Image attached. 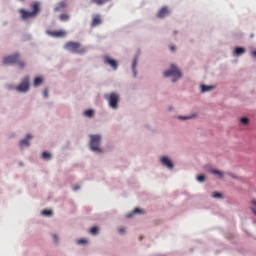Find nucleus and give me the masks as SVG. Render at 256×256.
I'll return each mask as SVG.
<instances>
[{"label": "nucleus", "mask_w": 256, "mask_h": 256, "mask_svg": "<svg viewBox=\"0 0 256 256\" xmlns=\"http://www.w3.org/2000/svg\"><path fill=\"white\" fill-rule=\"evenodd\" d=\"M39 7H40L39 2H34L31 5V9H32L31 12H29L25 9H20L19 13H20L22 19L24 21H27V19H33V18L37 17V15H39V11H41V9Z\"/></svg>", "instance_id": "f257e3e1"}, {"label": "nucleus", "mask_w": 256, "mask_h": 256, "mask_svg": "<svg viewBox=\"0 0 256 256\" xmlns=\"http://www.w3.org/2000/svg\"><path fill=\"white\" fill-rule=\"evenodd\" d=\"M64 49L66 51H70V53H77L78 55H84L87 53V49L81 45L79 42L69 41L64 45Z\"/></svg>", "instance_id": "f03ea898"}, {"label": "nucleus", "mask_w": 256, "mask_h": 256, "mask_svg": "<svg viewBox=\"0 0 256 256\" xmlns=\"http://www.w3.org/2000/svg\"><path fill=\"white\" fill-rule=\"evenodd\" d=\"M164 77H174L172 79V83H175V81H177V79H181L182 74H181V71L179 70V68H177V66L172 64L170 67V70H167L164 72Z\"/></svg>", "instance_id": "7ed1b4c3"}, {"label": "nucleus", "mask_w": 256, "mask_h": 256, "mask_svg": "<svg viewBox=\"0 0 256 256\" xmlns=\"http://www.w3.org/2000/svg\"><path fill=\"white\" fill-rule=\"evenodd\" d=\"M104 98L107 99L111 109H117V107H119V94L112 92L110 94H105Z\"/></svg>", "instance_id": "20e7f679"}, {"label": "nucleus", "mask_w": 256, "mask_h": 256, "mask_svg": "<svg viewBox=\"0 0 256 256\" xmlns=\"http://www.w3.org/2000/svg\"><path fill=\"white\" fill-rule=\"evenodd\" d=\"M101 135H90V149L92 151H96L97 153H101Z\"/></svg>", "instance_id": "39448f33"}, {"label": "nucleus", "mask_w": 256, "mask_h": 256, "mask_svg": "<svg viewBox=\"0 0 256 256\" xmlns=\"http://www.w3.org/2000/svg\"><path fill=\"white\" fill-rule=\"evenodd\" d=\"M16 91H18V93H27V91H29V77H25L22 82L16 86Z\"/></svg>", "instance_id": "423d86ee"}, {"label": "nucleus", "mask_w": 256, "mask_h": 256, "mask_svg": "<svg viewBox=\"0 0 256 256\" xmlns=\"http://www.w3.org/2000/svg\"><path fill=\"white\" fill-rule=\"evenodd\" d=\"M19 62V54H14L10 56H6L3 59L4 65H16Z\"/></svg>", "instance_id": "0eeeda50"}, {"label": "nucleus", "mask_w": 256, "mask_h": 256, "mask_svg": "<svg viewBox=\"0 0 256 256\" xmlns=\"http://www.w3.org/2000/svg\"><path fill=\"white\" fill-rule=\"evenodd\" d=\"M46 33L47 35H50V37H56V38L65 37L67 35V32H65V30H56V31L47 30Z\"/></svg>", "instance_id": "6e6552de"}, {"label": "nucleus", "mask_w": 256, "mask_h": 256, "mask_svg": "<svg viewBox=\"0 0 256 256\" xmlns=\"http://www.w3.org/2000/svg\"><path fill=\"white\" fill-rule=\"evenodd\" d=\"M104 63L106 65H109L111 68H113L114 71L117 70V67H119V64L117 63V61H115L114 59H112L109 56L104 57Z\"/></svg>", "instance_id": "1a4fd4ad"}, {"label": "nucleus", "mask_w": 256, "mask_h": 256, "mask_svg": "<svg viewBox=\"0 0 256 256\" xmlns=\"http://www.w3.org/2000/svg\"><path fill=\"white\" fill-rule=\"evenodd\" d=\"M65 9H67V1L63 0L56 4L54 11L56 13H59L61 11H65Z\"/></svg>", "instance_id": "9d476101"}, {"label": "nucleus", "mask_w": 256, "mask_h": 256, "mask_svg": "<svg viewBox=\"0 0 256 256\" xmlns=\"http://www.w3.org/2000/svg\"><path fill=\"white\" fill-rule=\"evenodd\" d=\"M161 163L162 165H164V167H167L168 169H173V162H171V160L167 156H163L161 158Z\"/></svg>", "instance_id": "9b49d317"}, {"label": "nucleus", "mask_w": 256, "mask_h": 256, "mask_svg": "<svg viewBox=\"0 0 256 256\" xmlns=\"http://www.w3.org/2000/svg\"><path fill=\"white\" fill-rule=\"evenodd\" d=\"M169 13V8L163 7L162 9L159 10L157 13V17L159 19H163V17H167V14Z\"/></svg>", "instance_id": "f8f14e48"}, {"label": "nucleus", "mask_w": 256, "mask_h": 256, "mask_svg": "<svg viewBox=\"0 0 256 256\" xmlns=\"http://www.w3.org/2000/svg\"><path fill=\"white\" fill-rule=\"evenodd\" d=\"M31 134H27L26 138L20 141V148L29 147L30 143L29 140L31 139Z\"/></svg>", "instance_id": "ddd939ff"}, {"label": "nucleus", "mask_w": 256, "mask_h": 256, "mask_svg": "<svg viewBox=\"0 0 256 256\" xmlns=\"http://www.w3.org/2000/svg\"><path fill=\"white\" fill-rule=\"evenodd\" d=\"M102 20H101V16L100 15H95L92 19V27H97V25H101Z\"/></svg>", "instance_id": "4468645a"}, {"label": "nucleus", "mask_w": 256, "mask_h": 256, "mask_svg": "<svg viewBox=\"0 0 256 256\" xmlns=\"http://www.w3.org/2000/svg\"><path fill=\"white\" fill-rule=\"evenodd\" d=\"M111 0H90V3H93L94 5H105V3H109Z\"/></svg>", "instance_id": "2eb2a0df"}, {"label": "nucleus", "mask_w": 256, "mask_h": 256, "mask_svg": "<svg viewBox=\"0 0 256 256\" xmlns=\"http://www.w3.org/2000/svg\"><path fill=\"white\" fill-rule=\"evenodd\" d=\"M215 89L214 86L201 85V92L207 93V91H213Z\"/></svg>", "instance_id": "dca6fc26"}, {"label": "nucleus", "mask_w": 256, "mask_h": 256, "mask_svg": "<svg viewBox=\"0 0 256 256\" xmlns=\"http://www.w3.org/2000/svg\"><path fill=\"white\" fill-rule=\"evenodd\" d=\"M243 53H245V48L243 47H237L234 51V55H236L237 57L243 55Z\"/></svg>", "instance_id": "f3484780"}, {"label": "nucleus", "mask_w": 256, "mask_h": 256, "mask_svg": "<svg viewBox=\"0 0 256 256\" xmlns=\"http://www.w3.org/2000/svg\"><path fill=\"white\" fill-rule=\"evenodd\" d=\"M60 21H69L71 19V16L67 13H62L59 16Z\"/></svg>", "instance_id": "a211bd4d"}, {"label": "nucleus", "mask_w": 256, "mask_h": 256, "mask_svg": "<svg viewBox=\"0 0 256 256\" xmlns=\"http://www.w3.org/2000/svg\"><path fill=\"white\" fill-rule=\"evenodd\" d=\"M137 67V58H134L132 62V71L134 73V77H137V70L135 69Z\"/></svg>", "instance_id": "6ab92c4d"}, {"label": "nucleus", "mask_w": 256, "mask_h": 256, "mask_svg": "<svg viewBox=\"0 0 256 256\" xmlns=\"http://www.w3.org/2000/svg\"><path fill=\"white\" fill-rule=\"evenodd\" d=\"M43 83V78L42 77H36L34 79V87H39Z\"/></svg>", "instance_id": "aec40b11"}, {"label": "nucleus", "mask_w": 256, "mask_h": 256, "mask_svg": "<svg viewBox=\"0 0 256 256\" xmlns=\"http://www.w3.org/2000/svg\"><path fill=\"white\" fill-rule=\"evenodd\" d=\"M89 233H90L91 235H98V233H99V227L93 226V227L89 230Z\"/></svg>", "instance_id": "412c9836"}, {"label": "nucleus", "mask_w": 256, "mask_h": 256, "mask_svg": "<svg viewBox=\"0 0 256 256\" xmlns=\"http://www.w3.org/2000/svg\"><path fill=\"white\" fill-rule=\"evenodd\" d=\"M209 172L212 173V175H218L220 179L223 177V173L219 170L211 169Z\"/></svg>", "instance_id": "4be33fe9"}, {"label": "nucleus", "mask_w": 256, "mask_h": 256, "mask_svg": "<svg viewBox=\"0 0 256 256\" xmlns=\"http://www.w3.org/2000/svg\"><path fill=\"white\" fill-rule=\"evenodd\" d=\"M16 65L19 66L20 69H25V61L20 60V58L18 59V62L16 63Z\"/></svg>", "instance_id": "5701e85b"}, {"label": "nucleus", "mask_w": 256, "mask_h": 256, "mask_svg": "<svg viewBox=\"0 0 256 256\" xmlns=\"http://www.w3.org/2000/svg\"><path fill=\"white\" fill-rule=\"evenodd\" d=\"M42 215H44L45 217H51L53 215V211H51V210H43L42 211Z\"/></svg>", "instance_id": "b1692460"}, {"label": "nucleus", "mask_w": 256, "mask_h": 256, "mask_svg": "<svg viewBox=\"0 0 256 256\" xmlns=\"http://www.w3.org/2000/svg\"><path fill=\"white\" fill-rule=\"evenodd\" d=\"M84 114L86 115V117H93V115H95V111H93V110H86L84 112Z\"/></svg>", "instance_id": "393cba45"}, {"label": "nucleus", "mask_w": 256, "mask_h": 256, "mask_svg": "<svg viewBox=\"0 0 256 256\" xmlns=\"http://www.w3.org/2000/svg\"><path fill=\"white\" fill-rule=\"evenodd\" d=\"M42 158L45 159L46 161H49V159H51V154H49L48 152H43Z\"/></svg>", "instance_id": "a878e982"}, {"label": "nucleus", "mask_w": 256, "mask_h": 256, "mask_svg": "<svg viewBox=\"0 0 256 256\" xmlns=\"http://www.w3.org/2000/svg\"><path fill=\"white\" fill-rule=\"evenodd\" d=\"M137 213H143V210L139 208H135L132 212V214H129L128 217H131V215H137Z\"/></svg>", "instance_id": "bb28decb"}, {"label": "nucleus", "mask_w": 256, "mask_h": 256, "mask_svg": "<svg viewBox=\"0 0 256 256\" xmlns=\"http://www.w3.org/2000/svg\"><path fill=\"white\" fill-rule=\"evenodd\" d=\"M197 181H199V183H203L205 181V175L201 174L197 176Z\"/></svg>", "instance_id": "cd10ccee"}, {"label": "nucleus", "mask_w": 256, "mask_h": 256, "mask_svg": "<svg viewBox=\"0 0 256 256\" xmlns=\"http://www.w3.org/2000/svg\"><path fill=\"white\" fill-rule=\"evenodd\" d=\"M240 121H241V123H242L243 125H247V123H249V118L243 117V118L240 119Z\"/></svg>", "instance_id": "c85d7f7f"}, {"label": "nucleus", "mask_w": 256, "mask_h": 256, "mask_svg": "<svg viewBox=\"0 0 256 256\" xmlns=\"http://www.w3.org/2000/svg\"><path fill=\"white\" fill-rule=\"evenodd\" d=\"M212 197H214V199L221 198V197H223V194H221L219 192H215L214 194H212Z\"/></svg>", "instance_id": "c756f323"}, {"label": "nucleus", "mask_w": 256, "mask_h": 256, "mask_svg": "<svg viewBox=\"0 0 256 256\" xmlns=\"http://www.w3.org/2000/svg\"><path fill=\"white\" fill-rule=\"evenodd\" d=\"M77 243H78V245H85V244H87V240L80 239V240L77 241Z\"/></svg>", "instance_id": "7c9ffc66"}, {"label": "nucleus", "mask_w": 256, "mask_h": 256, "mask_svg": "<svg viewBox=\"0 0 256 256\" xmlns=\"http://www.w3.org/2000/svg\"><path fill=\"white\" fill-rule=\"evenodd\" d=\"M43 95L45 98L49 97V89H44Z\"/></svg>", "instance_id": "2f4dec72"}, {"label": "nucleus", "mask_w": 256, "mask_h": 256, "mask_svg": "<svg viewBox=\"0 0 256 256\" xmlns=\"http://www.w3.org/2000/svg\"><path fill=\"white\" fill-rule=\"evenodd\" d=\"M52 237H53L55 243H59V237L57 236V234H53Z\"/></svg>", "instance_id": "473e14b6"}, {"label": "nucleus", "mask_w": 256, "mask_h": 256, "mask_svg": "<svg viewBox=\"0 0 256 256\" xmlns=\"http://www.w3.org/2000/svg\"><path fill=\"white\" fill-rule=\"evenodd\" d=\"M118 233H120V235H123V233H125V228H119Z\"/></svg>", "instance_id": "72a5a7b5"}, {"label": "nucleus", "mask_w": 256, "mask_h": 256, "mask_svg": "<svg viewBox=\"0 0 256 256\" xmlns=\"http://www.w3.org/2000/svg\"><path fill=\"white\" fill-rule=\"evenodd\" d=\"M78 189H81V186L76 185V186L73 187V191H78Z\"/></svg>", "instance_id": "f704fd0d"}, {"label": "nucleus", "mask_w": 256, "mask_h": 256, "mask_svg": "<svg viewBox=\"0 0 256 256\" xmlns=\"http://www.w3.org/2000/svg\"><path fill=\"white\" fill-rule=\"evenodd\" d=\"M179 119H183V120H185V119H191V116H187V117L179 116Z\"/></svg>", "instance_id": "c9c22d12"}, {"label": "nucleus", "mask_w": 256, "mask_h": 256, "mask_svg": "<svg viewBox=\"0 0 256 256\" xmlns=\"http://www.w3.org/2000/svg\"><path fill=\"white\" fill-rule=\"evenodd\" d=\"M230 177H232L233 179H237V176H235L234 174L232 173H229Z\"/></svg>", "instance_id": "e433bc0d"}, {"label": "nucleus", "mask_w": 256, "mask_h": 256, "mask_svg": "<svg viewBox=\"0 0 256 256\" xmlns=\"http://www.w3.org/2000/svg\"><path fill=\"white\" fill-rule=\"evenodd\" d=\"M170 51H175V46H170Z\"/></svg>", "instance_id": "4c0bfd02"}, {"label": "nucleus", "mask_w": 256, "mask_h": 256, "mask_svg": "<svg viewBox=\"0 0 256 256\" xmlns=\"http://www.w3.org/2000/svg\"><path fill=\"white\" fill-rule=\"evenodd\" d=\"M252 205H254V207L256 208V201L255 200L252 201Z\"/></svg>", "instance_id": "58836bf2"}, {"label": "nucleus", "mask_w": 256, "mask_h": 256, "mask_svg": "<svg viewBox=\"0 0 256 256\" xmlns=\"http://www.w3.org/2000/svg\"><path fill=\"white\" fill-rule=\"evenodd\" d=\"M253 57H256V50L252 52Z\"/></svg>", "instance_id": "ea45409f"}, {"label": "nucleus", "mask_w": 256, "mask_h": 256, "mask_svg": "<svg viewBox=\"0 0 256 256\" xmlns=\"http://www.w3.org/2000/svg\"><path fill=\"white\" fill-rule=\"evenodd\" d=\"M19 1H25V0H19Z\"/></svg>", "instance_id": "a19ab883"}]
</instances>
